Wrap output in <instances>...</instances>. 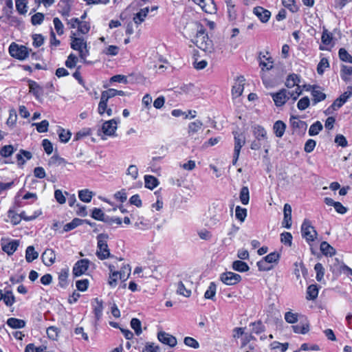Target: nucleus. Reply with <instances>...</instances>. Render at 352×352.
Segmentation results:
<instances>
[{
    "instance_id": "obj_1",
    "label": "nucleus",
    "mask_w": 352,
    "mask_h": 352,
    "mask_svg": "<svg viewBox=\"0 0 352 352\" xmlns=\"http://www.w3.org/2000/svg\"><path fill=\"white\" fill-rule=\"evenodd\" d=\"M193 43L200 50L206 53H212L213 52V43L206 32V29L200 23L197 24V30Z\"/></svg>"
},
{
    "instance_id": "obj_2",
    "label": "nucleus",
    "mask_w": 352,
    "mask_h": 352,
    "mask_svg": "<svg viewBox=\"0 0 352 352\" xmlns=\"http://www.w3.org/2000/svg\"><path fill=\"white\" fill-rule=\"evenodd\" d=\"M97 239V250L96 255L100 260H105L107 258H113L109 248L107 241L109 239V235L105 233L99 234L96 236Z\"/></svg>"
},
{
    "instance_id": "obj_3",
    "label": "nucleus",
    "mask_w": 352,
    "mask_h": 352,
    "mask_svg": "<svg viewBox=\"0 0 352 352\" xmlns=\"http://www.w3.org/2000/svg\"><path fill=\"white\" fill-rule=\"evenodd\" d=\"M300 230L302 238H304L309 245L317 238L318 232L309 219H304Z\"/></svg>"
},
{
    "instance_id": "obj_4",
    "label": "nucleus",
    "mask_w": 352,
    "mask_h": 352,
    "mask_svg": "<svg viewBox=\"0 0 352 352\" xmlns=\"http://www.w3.org/2000/svg\"><path fill=\"white\" fill-rule=\"evenodd\" d=\"M32 50L28 48L26 46L18 45L15 43H12L9 46V53L10 56L20 60H25L28 58Z\"/></svg>"
},
{
    "instance_id": "obj_5",
    "label": "nucleus",
    "mask_w": 352,
    "mask_h": 352,
    "mask_svg": "<svg viewBox=\"0 0 352 352\" xmlns=\"http://www.w3.org/2000/svg\"><path fill=\"white\" fill-rule=\"evenodd\" d=\"M116 93H117V89H109L106 91H103L101 93L100 101L98 104V111L99 114H100V115L104 114V113L107 109V105L109 99L116 96H117Z\"/></svg>"
},
{
    "instance_id": "obj_6",
    "label": "nucleus",
    "mask_w": 352,
    "mask_h": 352,
    "mask_svg": "<svg viewBox=\"0 0 352 352\" xmlns=\"http://www.w3.org/2000/svg\"><path fill=\"white\" fill-rule=\"evenodd\" d=\"M220 280L227 285H234L241 280V276L232 272H226L220 275Z\"/></svg>"
},
{
    "instance_id": "obj_7",
    "label": "nucleus",
    "mask_w": 352,
    "mask_h": 352,
    "mask_svg": "<svg viewBox=\"0 0 352 352\" xmlns=\"http://www.w3.org/2000/svg\"><path fill=\"white\" fill-rule=\"evenodd\" d=\"M254 135L256 140H261L263 143V151L268 153L269 145L267 140V132L265 129L259 125L254 127Z\"/></svg>"
},
{
    "instance_id": "obj_8",
    "label": "nucleus",
    "mask_w": 352,
    "mask_h": 352,
    "mask_svg": "<svg viewBox=\"0 0 352 352\" xmlns=\"http://www.w3.org/2000/svg\"><path fill=\"white\" fill-rule=\"evenodd\" d=\"M274 104L276 107H282L289 99L288 96L287 90L286 89H281L278 92L271 93Z\"/></svg>"
},
{
    "instance_id": "obj_9",
    "label": "nucleus",
    "mask_w": 352,
    "mask_h": 352,
    "mask_svg": "<svg viewBox=\"0 0 352 352\" xmlns=\"http://www.w3.org/2000/svg\"><path fill=\"white\" fill-rule=\"evenodd\" d=\"M89 261L87 258L78 261L74 265L72 274L74 277H78L86 272L88 270Z\"/></svg>"
},
{
    "instance_id": "obj_10",
    "label": "nucleus",
    "mask_w": 352,
    "mask_h": 352,
    "mask_svg": "<svg viewBox=\"0 0 352 352\" xmlns=\"http://www.w3.org/2000/svg\"><path fill=\"white\" fill-rule=\"evenodd\" d=\"M118 122L119 119H112L104 122L102 125V132L106 135H113L117 129Z\"/></svg>"
},
{
    "instance_id": "obj_11",
    "label": "nucleus",
    "mask_w": 352,
    "mask_h": 352,
    "mask_svg": "<svg viewBox=\"0 0 352 352\" xmlns=\"http://www.w3.org/2000/svg\"><path fill=\"white\" fill-rule=\"evenodd\" d=\"M28 85L29 92L34 95L37 100L41 101L44 95L43 88L32 80H28Z\"/></svg>"
},
{
    "instance_id": "obj_12",
    "label": "nucleus",
    "mask_w": 352,
    "mask_h": 352,
    "mask_svg": "<svg viewBox=\"0 0 352 352\" xmlns=\"http://www.w3.org/2000/svg\"><path fill=\"white\" fill-rule=\"evenodd\" d=\"M157 338L160 342L170 347L176 346L177 342L175 337L165 331H160L157 333Z\"/></svg>"
},
{
    "instance_id": "obj_13",
    "label": "nucleus",
    "mask_w": 352,
    "mask_h": 352,
    "mask_svg": "<svg viewBox=\"0 0 352 352\" xmlns=\"http://www.w3.org/2000/svg\"><path fill=\"white\" fill-rule=\"evenodd\" d=\"M41 260L45 265L50 267L56 261V254L54 250L47 248L41 254Z\"/></svg>"
},
{
    "instance_id": "obj_14",
    "label": "nucleus",
    "mask_w": 352,
    "mask_h": 352,
    "mask_svg": "<svg viewBox=\"0 0 352 352\" xmlns=\"http://www.w3.org/2000/svg\"><path fill=\"white\" fill-rule=\"evenodd\" d=\"M292 328L296 333L306 334L309 331L310 324L307 319L305 318L303 320H300L298 324L292 325Z\"/></svg>"
},
{
    "instance_id": "obj_15",
    "label": "nucleus",
    "mask_w": 352,
    "mask_h": 352,
    "mask_svg": "<svg viewBox=\"0 0 352 352\" xmlns=\"http://www.w3.org/2000/svg\"><path fill=\"white\" fill-rule=\"evenodd\" d=\"M71 38V47L74 50L79 51L82 48H86L87 42L83 38L76 37V33L72 32Z\"/></svg>"
},
{
    "instance_id": "obj_16",
    "label": "nucleus",
    "mask_w": 352,
    "mask_h": 352,
    "mask_svg": "<svg viewBox=\"0 0 352 352\" xmlns=\"http://www.w3.org/2000/svg\"><path fill=\"white\" fill-rule=\"evenodd\" d=\"M292 207L289 204L284 205L283 214L284 217L282 222L283 226L287 229H290L292 227Z\"/></svg>"
},
{
    "instance_id": "obj_17",
    "label": "nucleus",
    "mask_w": 352,
    "mask_h": 352,
    "mask_svg": "<svg viewBox=\"0 0 352 352\" xmlns=\"http://www.w3.org/2000/svg\"><path fill=\"white\" fill-rule=\"evenodd\" d=\"M253 13L260 19L262 23H267L271 16V12L263 7L257 6L253 10Z\"/></svg>"
},
{
    "instance_id": "obj_18",
    "label": "nucleus",
    "mask_w": 352,
    "mask_h": 352,
    "mask_svg": "<svg viewBox=\"0 0 352 352\" xmlns=\"http://www.w3.org/2000/svg\"><path fill=\"white\" fill-rule=\"evenodd\" d=\"M234 138V154H239L241 147L245 144V136L243 133L237 131L233 132Z\"/></svg>"
},
{
    "instance_id": "obj_19",
    "label": "nucleus",
    "mask_w": 352,
    "mask_h": 352,
    "mask_svg": "<svg viewBox=\"0 0 352 352\" xmlns=\"http://www.w3.org/2000/svg\"><path fill=\"white\" fill-rule=\"evenodd\" d=\"M19 242L18 240H12L8 242L3 241L1 243L2 250L8 255H12L17 250Z\"/></svg>"
},
{
    "instance_id": "obj_20",
    "label": "nucleus",
    "mask_w": 352,
    "mask_h": 352,
    "mask_svg": "<svg viewBox=\"0 0 352 352\" xmlns=\"http://www.w3.org/2000/svg\"><path fill=\"white\" fill-rule=\"evenodd\" d=\"M195 3L199 5L201 9L207 12L212 13L215 10L214 3L213 0H192Z\"/></svg>"
},
{
    "instance_id": "obj_21",
    "label": "nucleus",
    "mask_w": 352,
    "mask_h": 352,
    "mask_svg": "<svg viewBox=\"0 0 352 352\" xmlns=\"http://www.w3.org/2000/svg\"><path fill=\"white\" fill-rule=\"evenodd\" d=\"M67 161L60 155H52L48 160V165L50 167H65Z\"/></svg>"
},
{
    "instance_id": "obj_22",
    "label": "nucleus",
    "mask_w": 352,
    "mask_h": 352,
    "mask_svg": "<svg viewBox=\"0 0 352 352\" xmlns=\"http://www.w3.org/2000/svg\"><path fill=\"white\" fill-rule=\"evenodd\" d=\"M244 81L245 78L243 76L237 78L238 82L235 83L232 89V94L235 97H239L242 94L244 89Z\"/></svg>"
},
{
    "instance_id": "obj_23",
    "label": "nucleus",
    "mask_w": 352,
    "mask_h": 352,
    "mask_svg": "<svg viewBox=\"0 0 352 352\" xmlns=\"http://www.w3.org/2000/svg\"><path fill=\"white\" fill-rule=\"evenodd\" d=\"M318 88H319V87L317 85H314L312 87L311 96L313 97L312 102L314 105L325 100L326 98V94L320 90H318Z\"/></svg>"
},
{
    "instance_id": "obj_24",
    "label": "nucleus",
    "mask_w": 352,
    "mask_h": 352,
    "mask_svg": "<svg viewBox=\"0 0 352 352\" xmlns=\"http://www.w3.org/2000/svg\"><path fill=\"white\" fill-rule=\"evenodd\" d=\"M72 0H60L58 6L60 8V12L63 16H69L72 8Z\"/></svg>"
},
{
    "instance_id": "obj_25",
    "label": "nucleus",
    "mask_w": 352,
    "mask_h": 352,
    "mask_svg": "<svg viewBox=\"0 0 352 352\" xmlns=\"http://www.w3.org/2000/svg\"><path fill=\"white\" fill-rule=\"evenodd\" d=\"M6 324L12 329H22L25 327L26 322L24 320L16 318H9Z\"/></svg>"
},
{
    "instance_id": "obj_26",
    "label": "nucleus",
    "mask_w": 352,
    "mask_h": 352,
    "mask_svg": "<svg viewBox=\"0 0 352 352\" xmlns=\"http://www.w3.org/2000/svg\"><path fill=\"white\" fill-rule=\"evenodd\" d=\"M69 271L68 267H65L61 269L58 274V285L62 288H65L68 285Z\"/></svg>"
},
{
    "instance_id": "obj_27",
    "label": "nucleus",
    "mask_w": 352,
    "mask_h": 352,
    "mask_svg": "<svg viewBox=\"0 0 352 352\" xmlns=\"http://www.w3.org/2000/svg\"><path fill=\"white\" fill-rule=\"evenodd\" d=\"M320 251L325 256H332L336 254V250L327 241H322L320 246Z\"/></svg>"
},
{
    "instance_id": "obj_28",
    "label": "nucleus",
    "mask_w": 352,
    "mask_h": 352,
    "mask_svg": "<svg viewBox=\"0 0 352 352\" xmlns=\"http://www.w3.org/2000/svg\"><path fill=\"white\" fill-rule=\"evenodd\" d=\"M149 12V8L146 7L143 9H140V10L135 14L133 16V21L135 24L139 25L144 21L145 18L148 15Z\"/></svg>"
},
{
    "instance_id": "obj_29",
    "label": "nucleus",
    "mask_w": 352,
    "mask_h": 352,
    "mask_svg": "<svg viewBox=\"0 0 352 352\" xmlns=\"http://www.w3.org/2000/svg\"><path fill=\"white\" fill-rule=\"evenodd\" d=\"M286 124L281 120H278L273 125V131L278 138H281L285 133Z\"/></svg>"
},
{
    "instance_id": "obj_30",
    "label": "nucleus",
    "mask_w": 352,
    "mask_h": 352,
    "mask_svg": "<svg viewBox=\"0 0 352 352\" xmlns=\"http://www.w3.org/2000/svg\"><path fill=\"white\" fill-rule=\"evenodd\" d=\"M232 267L234 270L239 272H246L250 270L248 265L240 260L234 261L232 263Z\"/></svg>"
},
{
    "instance_id": "obj_31",
    "label": "nucleus",
    "mask_w": 352,
    "mask_h": 352,
    "mask_svg": "<svg viewBox=\"0 0 352 352\" xmlns=\"http://www.w3.org/2000/svg\"><path fill=\"white\" fill-rule=\"evenodd\" d=\"M38 257V253L35 251L34 247L30 245L25 250V260L28 263H32Z\"/></svg>"
},
{
    "instance_id": "obj_32",
    "label": "nucleus",
    "mask_w": 352,
    "mask_h": 352,
    "mask_svg": "<svg viewBox=\"0 0 352 352\" xmlns=\"http://www.w3.org/2000/svg\"><path fill=\"white\" fill-rule=\"evenodd\" d=\"M144 184H145L146 188L153 190L158 186L159 181L154 176L145 175L144 176Z\"/></svg>"
},
{
    "instance_id": "obj_33",
    "label": "nucleus",
    "mask_w": 352,
    "mask_h": 352,
    "mask_svg": "<svg viewBox=\"0 0 352 352\" xmlns=\"http://www.w3.org/2000/svg\"><path fill=\"white\" fill-rule=\"evenodd\" d=\"M352 75V67L342 65L340 69V76L344 82H348Z\"/></svg>"
},
{
    "instance_id": "obj_34",
    "label": "nucleus",
    "mask_w": 352,
    "mask_h": 352,
    "mask_svg": "<svg viewBox=\"0 0 352 352\" xmlns=\"http://www.w3.org/2000/svg\"><path fill=\"white\" fill-rule=\"evenodd\" d=\"M307 299L315 300L318 295V287L316 284H312L307 287Z\"/></svg>"
},
{
    "instance_id": "obj_35",
    "label": "nucleus",
    "mask_w": 352,
    "mask_h": 352,
    "mask_svg": "<svg viewBox=\"0 0 352 352\" xmlns=\"http://www.w3.org/2000/svg\"><path fill=\"white\" fill-rule=\"evenodd\" d=\"M299 82V76L297 74H292L287 76L285 82V86L287 88H292L294 86H297Z\"/></svg>"
},
{
    "instance_id": "obj_36",
    "label": "nucleus",
    "mask_w": 352,
    "mask_h": 352,
    "mask_svg": "<svg viewBox=\"0 0 352 352\" xmlns=\"http://www.w3.org/2000/svg\"><path fill=\"white\" fill-rule=\"evenodd\" d=\"M92 196H93L92 192L89 190L88 189L81 190H79V192H78V197L83 202H86V203L90 202L91 200Z\"/></svg>"
},
{
    "instance_id": "obj_37",
    "label": "nucleus",
    "mask_w": 352,
    "mask_h": 352,
    "mask_svg": "<svg viewBox=\"0 0 352 352\" xmlns=\"http://www.w3.org/2000/svg\"><path fill=\"white\" fill-rule=\"evenodd\" d=\"M57 133L58 134L60 141L64 143L67 142L72 135V133L69 131L65 130L61 127H59V129L57 130Z\"/></svg>"
},
{
    "instance_id": "obj_38",
    "label": "nucleus",
    "mask_w": 352,
    "mask_h": 352,
    "mask_svg": "<svg viewBox=\"0 0 352 352\" xmlns=\"http://www.w3.org/2000/svg\"><path fill=\"white\" fill-rule=\"evenodd\" d=\"M83 223V221L78 218H74L71 222L67 223L64 226L63 230L65 232H69L78 226H80Z\"/></svg>"
},
{
    "instance_id": "obj_39",
    "label": "nucleus",
    "mask_w": 352,
    "mask_h": 352,
    "mask_svg": "<svg viewBox=\"0 0 352 352\" xmlns=\"http://www.w3.org/2000/svg\"><path fill=\"white\" fill-rule=\"evenodd\" d=\"M60 333V329L55 326H50L47 329V335L52 340H57Z\"/></svg>"
},
{
    "instance_id": "obj_40",
    "label": "nucleus",
    "mask_w": 352,
    "mask_h": 352,
    "mask_svg": "<svg viewBox=\"0 0 352 352\" xmlns=\"http://www.w3.org/2000/svg\"><path fill=\"white\" fill-rule=\"evenodd\" d=\"M240 201L243 205H247L250 200L249 189L247 186L241 188L239 195Z\"/></svg>"
},
{
    "instance_id": "obj_41",
    "label": "nucleus",
    "mask_w": 352,
    "mask_h": 352,
    "mask_svg": "<svg viewBox=\"0 0 352 352\" xmlns=\"http://www.w3.org/2000/svg\"><path fill=\"white\" fill-rule=\"evenodd\" d=\"M119 278L122 281H126L131 274V267L129 265L123 266L120 271H118Z\"/></svg>"
},
{
    "instance_id": "obj_42",
    "label": "nucleus",
    "mask_w": 352,
    "mask_h": 352,
    "mask_svg": "<svg viewBox=\"0 0 352 352\" xmlns=\"http://www.w3.org/2000/svg\"><path fill=\"white\" fill-rule=\"evenodd\" d=\"M94 300L96 302L97 305L94 308V313L96 320H98L102 315L103 302L97 298H95Z\"/></svg>"
},
{
    "instance_id": "obj_43",
    "label": "nucleus",
    "mask_w": 352,
    "mask_h": 352,
    "mask_svg": "<svg viewBox=\"0 0 352 352\" xmlns=\"http://www.w3.org/2000/svg\"><path fill=\"white\" fill-rule=\"evenodd\" d=\"M1 300H3L5 305L9 307L12 306L16 302L15 296L5 295L1 289H0V301Z\"/></svg>"
},
{
    "instance_id": "obj_44",
    "label": "nucleus",
    "mask_w": 352,
    "mask_h": 352,
    "mask_svg": "<svg viewBox=\"0 0 352 352\" xmlns=\"http://www.w3.org/2000/svg\"><path fill=\"white\" fill-rule=\"evenodd\" d=\"M321 41L322 44L325 45H331L333 41V35L327 29L324 28L321 36Z\"/></svg>"
},
{
    "instance_id": "obj_45",
    "label": "nucleus",
    "mask_w": 352,
    "mask_h": 352,
    "mask_svg": "<svg viewBox=\"0 0 352 352\" xmlns=\"http://www.w3.org/2000/svg\"><path fill=\"white\" fill-rule=\"evenodd\" d=\"M338 56L342 61L352 63V56L344 48L339 50Z\"/></svg>"
},
{
    "instance_id": "obj_46",
    "label": "nucleus",
    "mask_w": 352,
    "mask_h": 352,
    "mask_svg": "<svg viewBox=\"0 0 352 352\" xmlns=\"http://www.w3.org/2000/svg\"><path fill=\"white\" fill-rule=\"evenodd\" d=\"M217 290V285L214 282H211L209 285L208 289L204 294V297L206 299L213 300Z\"/></svg>"
},
{
    "instance_id": "obj_47",
    "label": "nucleus",
    "mask_w": 352,
    "mask_h": 352,
    "mask_svg": "<svg viewBox=\"0 0 352 352\" xmlns=\"http://www.w3.org/2000/svg\"><path fill=\"white\" fill-rule=\"evenodd\" d=\"M329 67V63L327 58H322L317 65V72L320 75H322L325 69Z\"/></svg>"
},
{
    "instance_id": "obj_48",
    "label": "nucleus",
    "mask_w": 352,
    "mask_h": 352,
    "mask_svg": "<svg viewBox=\"0 0 352 352\" xmlns=\"http://www.w3.org/2000/svg\"><path fill=\"white\" fill-rule=\"evenodd\" d=\"M131 327L135 331L137 336H140L142 332V323L141 321L135 318H133L131 320Z\"/></svg>"
},
{
    "instance_id": "obj_49",
    "label": "nucleus",
    "mask_w": 352,
    "mask_h": 352,
    "mask_svg": "<svg viewBox=\"0 0 352 352\" xmlns=\"http://www.w3.org/2000/svg\"><path fill=\"white\" fill-rule=\"evenodd\" d=\"M322 129V124L320 121H316L311 125L309 129V135L314 136L318 135L319 132Z\"/></svg>"
},
{
    "instance_id": "obj_50",
    "label": "nucleus",
    "mask_w": 352,
    "mask_h": 352,
    "mask_svg": "<svg viewBox=\"0 0 352 352\" xmlns=\"http://www.w3.org/2000/svg\"><path fill=\"white\" fill-rule=\"evenodd\" d=\"M235 217L241 222H243L247 217V210L237 206L235 209Z\"/></svg>"
},
{
    "instance_id": "obj_51",
    "label": "nucleus",
    "mask_w": 352,
    "mask_h": 352,
    "mask_svg": "<svg viewBox=\"0 0 352 352\" xmlns=\"http://www.w3.org/2000/svg\"><path fill=\"white\" fill-rule=\"evenodd\" d=\"M91 216L96 220L104 222L107 215L103 212V211L101 209L94 208L92 210Z\"/></svg>"
},
{
    "instance_id": "obj_52",
    "label": "nucleus",
    "mask_w": 352,
    "mask_h": 352,
    "mask_svg": "<svg viewBox=\"0 0 352 352\" xmlns=\"http://www.w3.org/2000/svg\"><path fill=\"white\" fill-rule=\"evenodd\" d=\"M203 124L200 120H196L190 122L188 125V133L195 134L197 133L202 126Z\"/></svg>"
},
{
    "instance_id": "obj_53",
    "label": "nucleus",
    "mask_w": 352,
    "mask_h": 352,
    "mask_svg": "<svg viewBox=\"0 0 352 352\" xmlns=\"http://www.w3.org/2000/svg\"><path fill=\"white\" fill-rule=\"evenodd\" d=\"M282 3L284 7L287 8L293 13L298 10V7L296 5L295 0H282Z\"/></svg>"
},
{
    "instance_id": "obj_54",
    "label": "nucleus",
    "mask_w": 352,
    "mask_h": 352,
    "mask_svg": "<svg viewBox=\"0 0 352 352\" xmlns=\"http://www.w3.org/2000/svg\"><path fill=\"white\" fill-rule=\"evenodd\" d=\"M16 8L18 12L21 14H24L27 12V1L25 0H15Z\"/></svg>"
},
{
    "instance_id": "obj_55",
    "label": "nucleus",
    "mask_w": 352,
    "mask_h": 352,
    "mask_svg": "<svg viewBox=\"0 0 352 352\" xmlns=\"http://www.w3.org/2000/svg\"><path fill=\"white\" fill-rule=\"evenodd\" d=\"M291 124L294 128H298L300 129H305L307 127L306 122L302 120H299L296 116H292Z\"/></svg>"
},
{
    "instance_id": "obj_56",
    "label": "nucleus",
    "mask_w": 352,
    "mask_h": 352,
    "mask_svg": "<svg viewBox=\"0 0 352 352\" xmlns=\"http://www.w3.org/2000/svg\"><path fill=\"white\" fill-rule=\"evenodd\" d=\"M314 270L316 272V280L318 282L321 281L324 274V268L320 263H317L314 266Z\"/></svg>"
},
{
    "instance_id": "obj_57",
    "label": "nucleus",
    "mask_w": 352,
    "mask_h": 352,
    "mask_svg": "<svg viewBox=\"0 0 352 352\" xmlns=\"http://www.w3.org/2000/svg\"><path fill=\"white\" fill-rule=\"evenodd\" d=\"M285 320L287 322L294 324L298 321V314L292 311H287L285 314Z\"/></svg>"
},
{
    "instance_id": "obj_58",
    "label": "nucleus",
    "mask_w": 352,
    "mask_h": 352,
    "mask_svg": "<svg viewBox=\"0 0 352 352\" xmlns=\"http://www.w3.org/2000/svg\"><path fill=\"white\" fill-rule=\"evenodd\" d=\"M253 327L252 332L256 334H259L265 331V326L261 320L257 322H252L250 324Z\"/></svg>"
},
{
    "instance_id": "obj_59",
    "label": "nucleus",
    "mask_w": 352,
    "mask_h": 352,
    "mask_svg": "<svg viewBox=\"0 0 352 352\" xmlns=\"http://www.w3.org/2000/svg\"><path fill=\"white\" fill-rule=\"evenodd\" d=\"M32 125L36 126L38 133H45L47 131L49 122L46 120H43L39 123H33Z\"/></svg>"
},
{
    "instance_id": "obj_60",
    "label": "nucleus",
    "mask_w": 352,
    "mask_h": 352,
    "mask_svg": "<svg viewBox=\"0 0 352 352\" xmlns=\"http://www.w3.org/2000/svg\"><path fill=\"white\" fill-rule=\"evenodd\" d=\"M280 258V254L276 252H271L265 256L263 259L269 264L276 263Z\"/></svg>"
},
{
    "instance_id": "obj_61",
    "label": "nucleus",
    "mask_w": 352,
    "mask_h": 352,
    "mask_svg": "<svg viewBox=\"0 0 352 352\" xmlns=\"http://www.w3.org/2000/svg\"><path fill=\"white\" fill-rule=\"evenodd\" d=\"M177 293L185 297H189L191 294V291L190 289H187L184 283L182 281H179L177 284Z\"/></svg>"
},
{
    "instance_id": "obj_62",
    "label": "nucleus",
    "mask_w": 352,
    "mask_h": 352,
    "mask_svg": "<svg viewBox=\"0 0 352 352\" xmlns=\"http://www.w3.org/2000/svg\"><path fill=\"white\" fill-rule=\"evenodd\" d=\"M280 241L288 246L292 243V235L290 232H284L280 234Z\"/></svg>"
},
{
    "instance_id": "obj_63",
    "label": "nucleus",
    "mask_w": 352,
    "mask_h": 352,
    "mask_svg": "<svg viewBox=\"0 0 352 352\" xmlns=\"http://www.w3.org/2000/svg\"><path fill=\"white\" fill-rule=\"evenodd\" d=\"M118 279H120L118 272L109 273L108 284L111 287H115L118 284Z\"/></svg>"
},
{
    "instance_id": "obj_64",
    "label": "nucleus",
    "mask_w": 352,
    "mask_h": 352,
    "mask_svg": "<svg viewBox=\"0 0 352 352\" xmlns=\"http://www.w3.org/2000/svg\"><path fill=\"white\" fill-rule=\"evenodd\" d=\"M77 62V56L73 54H71L68 56L67 59L65 61V66L70 69L74 68L76 67Z\"/></svg>"
}]
</instances>
